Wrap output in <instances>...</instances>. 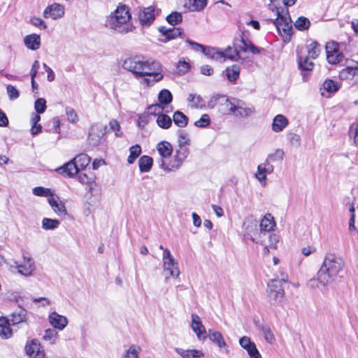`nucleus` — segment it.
<instances>
[{"instance_id": "nucleus-33", "label": "nucleus", "mask_w": 358, "mask_h": 358, "mask_svg": "<svg viewBox=\"0 0 358 358\" xmlns=\"http://www.w3.org/2000/svg\"><path fill=\"white\" fill-rule=\"evenodd\" d=\"M153 159L152 157L143 155L138 161V166L141 172H148L152 166Z\"/></svg>"}, {"instance_id": "nucleus-38", "label": "nucleus", "mask_w": 358, "mask_h": 358, "mask_svg": "<svg viewBox=\"0 0 358 358\" xmlns=\"http://www.w3.org/2000/svg\"><path fill=\"white\" fill-rule=\"evenodd\" d=\"M173 120L180 127H185L188 122L187 117L180 111H176L173 114Z\"/></svg>"}, {"instance_id": "nucleus-37", "label": "nucleus", "mask_w": 358, "mask_h": 358, "mask_svg": "<svg viewBox=\"0 0 358 358\" xmlns=\"http://www.w3.org/2000/svg\"><path fill=\"white\" fill-rule=\"evenodd\" d=\"M27 320V313L24 310H20L18 312H15L11 315V322L13 325L18 324L24 322Z\"/></svg>"}, {"instance_id": "nucleus-27", "label": "nucleus", "mask_w": 358, "mask_h": 358, "mask_svg": "<svg viewBox=\"0 0 358 358\" xmlns=\"http://www.w3.org/2000/svg\"><path fill=\"white\" fill-rule=\"evenodd\" d=\"M299 64L302 70L311 71L314 66L313 62L310 57L304 54L303 50H298Z\"/></svg>"}, {"instance_id": "nucleus-42", "label": "nucleus", "mask_w": 358, "mask_h": 358, "mask_svg": "<svg viewBox=\"0 0 358 358\" xmlns=\"http://www.w3.org/2000/svg\"><path fill=\"white\" fill-rule=\"evenodd\" d=\"M141 348L138 345H131L126 350L124 358H139V354Z\"/></svg>"}, {"instance_id": "nucleus-20", "label": "nucleus", "mask_w": 358, "mask_h": 358, "mask_svg": "<svg viewBox=\"0 0 358 358\" xmlns=\"http://www.w3.org/2000/svg\"><path fill=\"white\" fill-rule=\"evenodd\" d=\"M64 15V7L57 3L48 6L43 11L45 18H52L56 20L61 18Z\"/></svg>"}, {"instance_id": "nucleus-9", "label": "nucleus", "mask_w": 358, "mask_h": 358, "mask_svg": "<svg viewBox=\"0 0 358 358\" xmlns=\"http://www.w3.org/2000/svg\"><path fill=\"white\" fill-rule=\"evenodd\" d=\"M327 59L329 64H336L343 59V54L341 52L339 44L334 41L328 42L325 46Z\"/></svg>"}, {"instance_id": "nucleus-59", "label": "nucleus", "mask_w": 358, "mask_h": 358, "mask_svg": "<svg viewBox=\"0 0 358 358\" xmlns=\"http://www.w3.org/2000/svg\"><path fill=\"white\" fill-rule=\"evenodd\" d=\"M222 100H224V96L215 95L210 98L208 101V106L209 108H213L217 103H222Z\"/></svg>"}, {"instance_id": "nucleus-57", "label": "nucleus", "mask_w": 358, "mask_h": 358, "mask_svg": "<svg viewBox=\"0 0 358 358\" xmlns=\"http://www.w3.org/2000/svg\"><path fill=\"white\" fill-rule=\"evenodd\" d=\"M210 123V119L208 115H203L199 120L194 122V125L197 127H206Z\"/></svg>"}, {"instance_id": "nucleus-12", "label": "nucleus", "mask_w": 358, "mask_h": 358, "mask_svg": "<svg viewBox=\"0 0 358 358\" xmlns=\"http://www.w3.org/2000/svg\"><path fill=\"white\" fill-rule=\"evenodd\" d=\"M25 352L29 358H45L44 350L36 339H32L27 343Z\"/></svg>"}, {"instance_id": "nucleus-63", "label": "nucleus", "mask_w": 358, "mask_h": 358, "mask_svg": "<svg viewBox=\"0 0 358 358\" xmlns=\"http://www.w3.org/2000/svg\"><path fill=\"white\" fill-rule=\"evenodd\" d=\"M6 90L10 99L14 100L19 97V92L14 86L9 85Z\"/></svg>"}, {"instance_id": "nucleus-51", "label": "nucleus", "mask_w": 358, "mask_h": 358, "mask_svg": "<svg viewBox=\"0 0 358 358\" xmlns=\"http://www.w3.org/2000/svg\"><path fill=\"white\" fill-rule=\"evenodd\" d=\"M223 59L222 62L225 61L226 59H229L231 60H237L239 59L238 58V55L235 52V48L229 47L224 52H222Z\"/></svg>"}, {"instance_id": "nucleus-56", "label": "nucleus", "mask_w": 358, "mask_h": 358, "mask_svg": "<svg viewBox=\"0 0 358 358\" xmlns=\"http://www.w3.org/2000/svg\"><path fill=\"white\" fill-rule=\"evenodd\" d=\"M34 108L38 113H43L46 109V101L43 98L36 99Z\"/></svg>"}, {"instance_id": "nucleus-21", "label": "nucleus", "mask_w": 358, "mask_h": 358, "mask_svg": "<svg viewBox=\"0 0 358 358\" xmlns=\"http://www.w3.org/2000/svg\"><path fill=\"white\" fill-rule=\"evenodd\" d=\"M48 202L52 210L58 216H65L67 214L65 204L60 200L59 196L55 195L51 196L48 197Z\"/></svg>"}, {"instance_id": "nucleus-44", "label": "nucleus", "mask_w": 358, "mask_h": 358, "mask_svg": "<svg viewBox=\"0 0 358 358\" xmlns=\"http://www.w3.org/2000/svg\"><path fill=\"white\" fill-rule=\"evenodd\" d=\"M187 101L191 107L199 108L204 105L201 97L199 95L194 94H189L187 98Z\"/></svg>"}, {"instance_id": "nucleus-49", "label": "nucleus", "mask_w": 358, "mask_h": 358, "mask_svg": "<svg viewBox=\"0 0 358 358\" xmlns=\"http://www.w3.org/2000/svg\"><path fill=\"white\" fill-rule=\"evenodd\" d=\"M182 20V15L178 12H173L166 17V21L171 25L178 24L180 23Z\"/></svg>"}, {"instance_id": "nucleus-60", "label": "nucleus", "mask_w": 358, "mask_h": 358, "mask_svg": "<svg viewBox=\"0 0 358 358\" xmlns=\"http://www.w3.org/2000/svg\"><path fill=\"white\" fill-rule=\"evenodd\" d=\"M190 139L189 135L183 131H181L178 136V144L180 147H185L189 145Z\"/></svg>"}, {"instance_id": "nucleus-19", "label": "nucleus", "mask_w": 358, "mask_h": 358, "mask_svg": "<svg viewBox=\"0 0 358 358\" xmlns=\"http://www.w3.org/2000/svg\"><path fill=\"white\" fill-rule=\"evenodd\" d=\"M155 8L154 6H149L139 11L138 19L142 26L148 27L154 22L155 19Z\"/></svg>"}, {"instance_id": "nucleus-61", "label": "nucleus", "mask_w": 358, "mask_h": 358, "mask_svg": "<svg viewBox=\"0 0 358 358\" xmlns=\"http://www.w3.org/2000/svg\"><path fill=\"white\" fill-rule=\"evenodd\" d=\"M110 129L115 132L116 136H121L120 125L116 120H112L109 122Z\"/></svg>"}, {"instance_id": "nucleus-23", "label": "nucleus", "mask_w": 358, "mask_h": 358, "mask_svg": "<svg viewBox=\"0 0 358 358\" xmlns=\"http://www.w3.org/2000/svg\"><path fill=\"white\" fill-rule=\"evenodd\" d=\"M56 171L64 176L71 178L78 173L80 170L75 164V162L72 159L62 166L57 169Z\"/></svg>"}, {"instance_id": "nucleus-24", "label": "nucleus", "mask_w": 358, "mask_h": 358, "mask_svg": "<svg viewBox=\"0 0 358 358\" xmlns=\"http://www.w3.org/2000/svg\"><path fill=\"white\" fill-rule=\"evenodd\" d=\"M176 352L182 358H203L204 353L202 350L197 349L185 350L180 348H175Z\"/></svg>"}, {"instance_id": "nucleus-54", "label": "nucleus", "mask_w": 358, "mask_h": 358, "mask_svg": "<svg viewBox=\"0 0 358 358\" xmlns=\"http://www.w3.org/2000/svg\"><path fill=\"white\" fill-rule=\"evenodd\" d=\"M238 100L234 99V101H230L224 96V100H222V105H224L226 108L231 113L234 114L236 112V108L238 104L236 103V101Z\"/></svg>"}, {"instance_id": "nucleus-34", "label": "nucleus", "mask_w": 358, "mask_h": 358, "mask_svg": "<svg viewBox=\"0 0 358 358\" xmlns=\"http://www.w3.org/2000/svg\"><path fill=\"white\" fill-rule=\"evenodd\" d=\"M257 222L252 218L248 220L244 223L245 231L247 233V234L249 236H250V238L252 241L255 240V238H253V236L255 235V231H257Z\"/></svg>"}, {"instance_id": "nucleus-7", "label": "nucleus", "mask_w": 358, "mask_h": 358, "mask_svg": "<svg viewBox=\"0 0 358 358\" xmlns=\"http://www.w3.org/2000/svg\"><path fill=\"white\" fill-rule=\"evenodd\" d=\"M164 270L169 277L177 278L180 275L178 263L171 255L169 249L164 250L162 255Z\"/></svg>"}, {"instance_id": "nucleus-58", "label": "nucleus", "mask_w": 358, "mask_h": 358, "mask_svg": "<svg viewBox=\"0 0 358 358\" xmlns=\"http://www.w3.org/2000/svg\"><path fill=\"white\" fill-rule=\"evenodd\" d=\"M67 119L69 122L75 123L78 122V117L74 109L70 107L66 108Z\"/></svg>"}, {"instance_id": "nucleus-53", "label": "nucleus", "mask_w": 358, "mask_h": 358, "mask_svg": "<svg viewBox=\"0 0 358 358\" xmlns=\"http://www.w3.org/2000/svg\"><path fill=\"white\" fill-rule=\"evenodd\" d=\"M284 151L282 149H276L273 153L268 155L266 160H268L269 162L271 161H281L284 157Z\"/></svg>"}, {"instance_id": "nucleus-14", "label": "nucleus", "mask_w": 358, "mask_h": 358, "mask_svg": "<svg viewBox=\"0 0 358 358\" xmlns=\"http://www.w3.org/2000/svg\"><path fill=\"white\" fill-rule=\"evenodd\" d=\"M338 76L350 85H358V63L355 66H348L341 70Z\"/></svg>"}, {"instance_id": "nucleus-31", "label": "nucleus", "mask_w": 358, "mask_h": 358, "mask_svg": "<svg viewBox=\"0 0 358 358\" xmlns=\"http://www.w3.org/2000/svg\"><path fill=\"white\" fill-rule=\"evenodd\" d=\"M26 47L31 50H37L40 47V37L37 34H31L24 39Z\"/></svg>"}, {"instance_id": "nucleus-39", "label": "nucleus", "mask_w": 358, "mask_h": 358, "mask_svg": "<svg viewBox=\"0 0 358 358\" xmlns=\"http://www.w3.org/2000/svg\"><path fill=\"white\" fill-rule=\"evenodd\" d=\"M156 122L159 127L164 129H169L172 124V120L165 114L158 115Z\"/></svg>"}, {"instance_id": "nucleus-43", "label": "nucleus", "mask_w": 358, "mask_h": 358, "mask_svg": "<svg viewBox=\"0 0 358 358\" xmlns=\"http://www.w3.org/2000/svg\"><path fill=\"white\" fill-rule=\"evenodd\" d=\"M129 152L130 155L128 157L127 162L129 164H131L134 162L136 159L141 155V148L138 145H133L129 148Z\"/></svg>"}, {"instance_id": "nucleus-8", "label": "nucleus", "mask_w": 358, "mask_h": 358, "mask_svg": "<svg viewBox=\"0 0 358 358\" xmlns=\"http://www.w3.org/2000/svg\"><path fill=\"white\" fill-rule=\"evenodd\" d=\"M234 48L239 59H245L248 57L246 55L248 52L254 55L259 54L261 52L260 49L255 46L250 41H248L243 38L236 42Z\"/></svg>"}, {"instance_id": "nucleus-15", "label": "nucleus", "mask_w": 358, "mask_h": 358, "mask_svg": "<svg viewBox=\"0 0 358 358\" xmlns=\"http://www.w3.org/2000/svg\"><path fill=\"white\" fill-rule=\"evenodd\" d=\"M239 345L245 350L250 358H262L255 343L250 337L244 336L240 338Z\"/></svg>"}, {"instance_id": "nucleus-46", "label": "nucleus", "mask_w": 358, "mask_h": 358, "mask_svg": "<svg viewBox=\"0 0 358 358\" xmlns=\"http://www.w3.org/2000/svg\"><path fill=\"white\" fill-rule=\"evenodd\" d=\"M310 21L305 17H299L295 22V27L300 31L306 30L310 27Z\"/></svg>"}, {"instance_id": "nucleus-35", "label": "nucleus", "mask_w": 358, "mask_h": 358, "mask_svg": "<svg viewBox=\"0 0 358 358\" xmlns=\"http://www.w3.org/2000/svg\"><path fill=\"white\" fill-rule=\"evenodd\" d=\"M73 160L80 171L84 169L89 164L90 157L86 154H80L75 157Z\"/></svg>"}, {"instance_id": "nucleus-6", "label": "nucleus", "mask_w": 358, "mask_h": 358, "mask_svg": "<svg viewBox=\"0 0 358 358\" xmlns=\"http://www.w3.org/2000/svg\"><path fill=\"white\" fill-rule=\"evenodd\" d=\"M157 150L160 155L157 162L161 169L167 172L166 166L170 165L169 158L173 152V147L168 141H161L157 145Z\"/></svg>"}, {"instance_id": "nucleus-30", "label": "nucleus", "mask_w": 358, "mask_h": 358, "mask_svg": "<svg viewBox=\"0 0 358 358\" xmlns=\"http://www.w3.org/2000/svg\"><path fill=\"white\" fill-rule=\"evenodd\" d=\"M12 336V330L7 318L0 317V337L8 339Z\"/></svg>"}, {"instance_id": "nucleus-62", "label": "nucleus", "mask_w": 358, "mask_h": 358, "mask_svg": "<svg viewBox=\"0 0 358 358\" xmlns=\"http://www.w3.org/2000/svg\"><path fill=\"white\" fill-rule=\"evenodd\" d=\"M263 334L265 340L270 344L275 341V336L269 327L263 328Z\"/></svg>"}, {"instance_id": "nucleus-45", "label": "nucleus", "mask_w": 358, "mask_h": 358, "mask_svg": "<svg viewBox=\"0 0 358 358\" xmlns=\"http://www.w3.org/2000/svg\"><path fill=\"white\" fill-rule=\"evenodd\" d=\"M57 337L58 333L52 329H46L43 336V338L50 344H55Z\"/></svg>"}, {"instance_id": "nucleus-47", "label": "nucleus", "mask_w": 358, "mask_h": 358, "mask_svg": "<svg viewBox=\"0 0 358 358\" xmlns=\"http://www.w3.org/2000/svg\"><path fill=\"white\" fill-rule=\"evenodd\" d=\"M340 86L332 80H326L323 83V89L329 93L337 92Z\"/></svg>"}, {"instance_id": "nucleus-16", "label": "nucleus", "mask_w": 358, "mask_h": 358, "mask_svg": "<svg viewBox=\"0 0 358 358\" xmlns=\"http://www.w3.org/2000/svg\"><path fill=\"white\" fill-rule=\"evenodd\" d=\"M208 336L210 340L217 345L221 352H223L224 354H228L229 352V346L225 342L223 336L220 331L209 329Z\"/></svg>"}, {"instance_id": "nucleus-41", "label": "nucleus", "mask_w": 358, "mask_h": 358, "mask_svg": "<svg viewBox=\"0 0 358 358\" xmlns=\"http://www.w3.org/2000/svg\"><path fill=\"white\" fill-rule=\"evenodd\" d=\"M240 67L238 65H232L226 69L227 77L229 81H235L240 74Z\"/></svg>"}, {"instance_id": "nucleus-55", "label": "nucleus", "mask_w": 358, "mask_h": 358, "mask_svg": "<svg viewBox=\"0 0 358 358\" xmlns=\"http://www.w3.org/2000/svg\"><path fill=\"white\" fill-rule=\"evenodd\" d=\"M349 136L350 138H353L355 143H358V120L350 125Z\"/></svg>"}, {"instance_id": "nucleus-29", "label": "nucleus", "mask_w": 358, "mask_h": 358, "mask_svg": "<svg viewBox=\"0 0 358 358\" xmlns=\"http://www.w3.org/2000/svg\"><path fill=\"white\" fill-rule=\"evenodd\" d=\"M259 227L262 231H271L275 227V222L271 214H266L261 220Z\"/></svg>"}, {"instance_id": "nucleus-3", "label": "nucleus", "mask_w": 358, "mask_h": 358, "mask_svg": "<svg viewBox=\"0 0 358 358\" xmlns=\"http://www.w3.org/2000/svg\"><path fill=\"white\" fill-rule=\"evenodd\" d=\"M131 18L129 8L120 3L115 10L107 16L106 26L117 33L127 34L135 29L131 22Z\"/></svg>"}, {"instance_id": "nucleus-18", "label": "nucleus", "mask_w": 358, "mask_h": 358, "mask_svg": "<svg viewBox=\"0 0 358 358\" xmlns=\"http://www.w3.org/2000/svg\"><path fill=\"white\" fill-rule=\"evenodd\" d=\"M191 318V328L192 331L196 334L199 340H205L207 338V332L199 316L196 314H192Z\"/></svg>"}, {"instance_id": "nucleus-32", "label": "nucleus", "mask_w": 358, "mask_h": 358, "mask_svg": "<svg viewBox=\"0 0 358 358\" xmlns=\"http://www.w3.org/2000/svg\"><path fill=\"white\" fill-rule=\"evenodd\" d=\"M236 103L238 106L236 108V112L234 113L236 116H240L243 117H248L251 115L255 111L253 107L246 106L244 105V103H241V101H237Z\"/></svg>"}, {"instance_id": "nucleus-11", "label": "nucleus", "mask_w": 358, "mask_h": 358, "mask_svg": "<svg viewBox=\"0 0 358 358\" xmlns=\"http://www.w3.org/2000/svg\"><path fill=\"white\" fill-rule=\"evenodd\" d=\"M189 154V150L185 147H180L177 150L173 158L170 160V165L166 166L167 172L175 171L178 169Z\"/></svg>"}, {"instance_id": "nucleus-28", "label": "nucleus", "mask_w": 358, "mask_h": 358, "mask_svg": "<svg viewBox=\"0 0 358 358\" xmlns=\"http://www.w3.org/2000/svg\"><path fill=\"white\" fill-rule=\"evenodd\" d=\"M301 49L303 53L310 57L311 59H316L321 52L320 45L315 41H312L304 49Z\"/></svg>"}, {"instance_id": "nucleus-2", "label": "nucleus", "mask_w": 358, "mask_h": 358, "mask_svg": "<svg viewBox=\"0 0 358 358\" xmlns=\"http://www.w3.org/2000/svg\"><path fill=\"white\" fill-rule=\"evenodd\" d=\"M345 267L343 259L334 254H327L317 271V278L309 280V285L314 287H326L334 282Z\"/></svg>"}, {"instance_id": "nucleus-26", "label": "nucleus", "mask_w": 358, "mask_h": 358, "mask_svg": "<svg viewBox=\"0 0 358 358\" xmlns=\"http://www.w3.org/2000/svg\"><path fill=\"white\" fill-rule=\"evenodd\" d=\"M289 124L287 118L279 114L275 116L272 122V130L275 132L282 131Z\"/></svg>"}, {"instance_id": "nucleus-36", "label": "nucleus", "mask_w": 358, "mask_h": 358, "mask_svg": "<svg viewBox=\"0 0 358 358\" xmlns=\"http://www.w3.org/2000/svg\"><path fill=\"white\" fill-rule=\"evenodd\" d=\"M203 53L209 58L222 62L223 55L222 51H220L218 49L215 48H205Z\"/></svg>"}, {"instance_id": "nucleus-25", "label": "nucleus", "mask_w": 358, "mask_h": 358, "mask_svg": "<svg viewBox=\"0 0 358 358\" xmlns=\"http://www.w3.org/2000/svg\"><path fill=\"white\" fill-rule=\"evenodd\" d=\"M159 31L162 34L163 38H160L159 40L163 43H166L170 40H172L180 34L179 29H169L166 27H159Z\"/></svg>"}, {"instance_id": "nucleus-4", "label": "nucleus", "mask_w": 358, "mask_h": 358, "mask_svg": "<svg viewBox=\"0 0 358 358\" xmlns=\"http://www.w3.org/2000/svg\"><path fill=\"white\" fill-rule=\"evenodd\" d=\"M270 10L275 11L277 17L274 23L278 29V31L284 38V41H289L292 35V20L289 17L288 9L286 7L278 8L271 3L268 5Z\"/></svg>"}, {"instance_id": "nucleus-10", "label": "nucleus", "mask_w": 358, "mask_h": 358, "mask_svg": "<svg viewBox=\"0 0 358 358\" xmlns=\"http://www.w3.org/2000/svg\"><path fill=\"white\" fill-rule=\"evenodd\" d=\"M106 132V127L101 124H93L88 136L89 143L92 145H98L101 143Z\"/></svg>"}, {"instance_id": "nucleus-40", "label": "nucleus", "mask_w": 358, "mask_h": 358, "mask_svg": "<svg viewBox=\"0 0 358 358\" xmlns=\"http://www.w3.org/2000/svg\"><path fill=\"white\" fill-rule=\"evenodd\" d=\"M60 222L58 220L56 219H50V218H43L42 220V228L45 230H53L57 229Z\"/></svg>"}, {"instance_id": "nucleus-64", "label": "nucleus", "mask_w": 358, "mask_h": 358, "mask_svg": "<svg viewBox=\"0 0 358 358\" xmlns=\"http://www.w3.org/2000/svg\"><path fill=\"white\" fill-rule=\"evenodd\" d=\"M280 237L276 234H272L269 236L268 246L272 249H277Z\"/></svg>"}, {"instance_id": "nucleus-13", "label": "nucleus", "mask_w": 358, "mask_h": 358, "mask_svg": "<svg viewBox=\"0 0 358 358\" xmlns=\"http://www.w3.org/2000/svg\"><path fill=\"white\" fill-rule=\"evenodd\" d=\"M22 264H18L15 263V267L17 268V273L25 277L31 276L36 270L35 262L31 257H27L24 255H22Z\"/></svg>"}, {"instance_id": "nucleus-52", "label": "nucleus", "mask_w": 358, "mask_h": 358, "mask_svg": "<svg viewBox=\"0 0 358 358\" xmlns=\"http://www.w3.org/2000/svg\"><path fill=\"white\" fill-rule=\"evenodd\" d=\"M33 193L38 196H53L51 190L43 187H36L33 189Z\"/></svg>"}, {"instance_id": "nucleus-17", "label": "nucleus", "mask_w": 358, "mask_h": 358, "mask_svg": "<svg viewBox=\"0 0 358 358\" xmlns=\"http://www.w3.org/2000/svg\"><path fill=\"white\" fill-rule=\"evenodd\" d=\"M273 166L268 160H266L263 164L258 165L255 178L261 184L265 185L267 180L266 175L273 173Z\"/></svg>"}, {"instance_id": "nucleus-5", "label": "nucleus", "mask_w": 358, "mask_h": 358, "mask_svg": "<svg viewBox=\"0 0 358 358\" xmlns=\"http://www.w3.org/2000/svg\"><path fill=\"white\" fill-rule=\"evenodd\" d=\"M267 294L271 305H280L285 297V291L281 282L277 280H271L267 285Z\"/></svg>"}, {"instance_id": "nucleus-1", "label": "nucleus", "mask_w": 358, "mask_h": 358, "mask_svg": "<svg viewBox=\"0 0 358 358\" xmlns=\"http://www.w3.org/2000/svg\"><path fill=\"white\" fill-rule=\"evenodd\" d=\"M122 66L131 72L136 78H141V83L146 87L152 86L163 78L161 65L152 59L140 55L130 57L124 61Z\"/></svg>"}, {"instance_id": "nucleus-22", "label": "nucleus", "mask_w": 358, "mask_h": 358, "mask_svg": "<svg viewBox=\"0 0 358 358\" xmlns=\"http://www.w3.org/2000/svg\"><path fill=\"white\" fill-rule=\"evenodd\" d=\"M50 325L58 330H63L68 324V319L56 312L51 313L48 316Z\"/></svg>"}, {"instance_id": "nucleus-50", "label": "nucleus", "mask_w": 358, "mask_h": 358, "mask_svg": "<svg viewBox=\"0 0 358 358\" xmlns=\"http://www.w3.org/2000/svg\"><path fill=\"white\" fill-rule=\"evenodd\" d=\"M207 5V0H192L191 3V10L201 11Z\"/></svg>"}, {"instance_id": "nucleus-48", "label": "nucleus", "mask_w": 358, "mask_h": 358, "mask_svg": "<svg viewBox=\"0 0 358 358\" xmlns=\"http://www.w3.org/2000/svg\"><path fill=\"white\" fill-rule=\"evenodd\" d=\"M158 99L161 103L168 104L172 101V94L169 90H163L159 92Z\"/></svg>"}]
</instances>
